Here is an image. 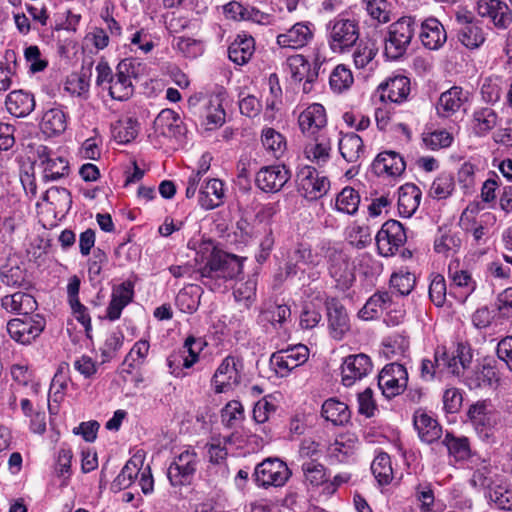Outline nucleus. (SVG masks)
<instances>
[{
  "instance_id": "obj_1",
  "label": "nucleus",
  "mask_w": 512,
  "mask_h": 512,
  "mask_svg": "<svg viewBox=\"0 0 512 512\" xmlns=\"http://www.w3.org/2000/svg\"><path fill=\"white\" fill-rule=\"evenodd\" d=\"M204 266L199 269L201 282L211 286L212 280H231L242 273V264L237 256L217 249L212 242H205L200 247Z\"/></svg>"
},
{
  "instance_id": "obj_2",
  "label": "nucleus",
  "mask_w": 512,
  "mask_h": 512,
  "mask_svg": "<svg viewBox=\"0 0 512 512\" xmlns=\"http://www.w3.org/2000/svg\"><path fill=\"white\" fill-rule=\"evenodd\" d=\"M326 38L333 53L350 52L360 38L359 20L349 13L338 14L326 24Z\"/></svg>"
},
{
  "instance_id": "obj_3",
  "label": "nucleus",
  "mask_w": 512,
  "mask_h": 512,
  "mask_svg": "<svg viewBox=\"0 0 512 512\" xmlns=\"http://www.w3.org/2000/svg\"><path fill=\"white\" fill-rule=\"evenodd\" d=\"M418 28L415 18L403 16L389 25L384 36V55L389 60L403 58L415 36Z\"/></svg>"
},
{
  "instance_id": "obj_4",
  "label": "nucleus",
  "mask_w": 512,
  "mask_h": 512,
  "mask_svg": "<svg viewBox=\"0 0 512 512\" xmlns=\"http://www.w3.org/2000/svg\"><path fill=\"white\" fill-rule=\"evenodd\" d=\"M326 257L328 272L335 281V287L342 292L348 291L356 280L349 255L341 249L332 247L327 250Z\"/></svg>"
},
{
  "instance_id": "obj_5",
  "label": "nucleus",
  "mask_w": 512,
  "mask_h": 512,
  "mask_svg": "<svg viewBox=\"0 0 512 512\" xmlns=\"http://www.w3.org/2000/svg\"><path fill=\"white\" fill-rule=\"evenodd\" d=\"M45 326V318L39 314H34L9 320L7 332L17 343L28 345L40 336Z\"/></svg>"
},
{
  "instance_id": "obj_6",
  "label": "nucleus",
  "mask_w": 512,
  "mask_h": 512,
  "mask_svg": "<svg viewBox=\"0 0 512 512\" xmlns=\"http://www.w3.org/2000/svg\"><path fill=\"white\" fill-rule=\"evenodd\" d=\"M243 361L235 356L225 357L216 369L211 384L215 393H225L238 386L241 382Z\"/></svg>"
},
{
  "instance_id": "obj_7",
  "label": "nucleus",
  "mask_w": 512,
  "mask_h": 512,
  "mask_svg": "<svg viewBox=\"0 0 512 512\" xmlns=\"http://www.w3.org/2000/svg\"><path fill=\"white\" fill-rule=\"evenodd\" d=\"M254 477L257 485L260 487H281L291 477V471L282 460L268 458L256 466Z\"/></svg>"
},
{
  "instance_id": "obj_8",
  "label": "nucleus",
  "mask_w": 512,
  "mask_h": 512,
  "mask_svg": "<svg viewBox=\"0 0 512 512\" xmlns=\"http://www.w3.org/2000/svg\"><path fill=\"white\" fill-rule=\"evenodd\" d=\"M455 21L458 25L457 37L462 45L468 49H476L484 43L485 33L481 22L475 19L471 12L457 11Z\"/></svg>"
},
{
  "instance_id": "obj_9",
  "label": "nucleus",
  "mask_w": 512,
  "mask_h": 512,
  "mask_svg": "<svg viewBox=\"0 0 512 512\" xmlns=\"http://www.w3.org/2000/svg\"><path fill=\"white\" fill-rule=\"evenodd\" d=\"M298 191L307 200L313 201L322 198L330 189V181L321 176L316 168L304 166L297 174Z\"/></svg>"
},
{
  "instance_id": "obj_10",
  "label": "nucleus",
  "mask_w": 512,
  "mask_h": 512,
  "mask_svg": "<svg viewBox=\"0 0 512 512\" xmlns=\"http://www.w3.org/2000/svg\"><path fill=\"white\" fill-rule=\"evenodd\" d=\"M188 103L190 107L197 109L201 116L205 118V125L208 130L221 127L225 123L226 113L220 94L208 97H190Z\"/></svg>"
},
{
  "instance_id": "obj_11",
  "label": "nucleus",
  "mask_w": 512,
  "mask_h": 512,
  "mask_svg": "<svg viewBox=\"0 0 512 512\" xmlns=\"http://www.w3.org/2000/svg\"><path fill=\"white\" fill-rule=\"evenodd\" d=\"M377 248L382 256L394 255L402 247L407 236L403 225L397 220L386 221L375 237Z\"/></svg>"
},
{
  "instance_id": "obj_12",
  "label": "nucleus",
  "mask_w": 512,
  "mask_h": 512,
  "mask_svg": "<svg viewBox=\"0 0 512 512\" xmlns=\"http://www.w3.org/2000/svg\"><path fill=\"white\" fill-rule=\"evenodd\" d=\"M436 356L440 359V365L444 368V374L460 375L469 367L472 361L470 346L464 343H457L452 349L445 347L436 349Z\"/></svg>"
},
{
  "instance_id": "obj_13",
  "label": "nucleus",
  "mask_w": 512,
  "mask_h": 512,
  "mask_svg": "<svg viewBox=\"0 0 512 512\" xmlns=\"http://www.w3.org/2000/svg\"><path fill=\"white\" fill-rule=\"evenodd\" d=\"M198 455L194 450L185 449L168 467L167 477L173 486L190 484L196 472Z\"/></svg>"
},
{
  "instance_id": "obj_14",
  "label": "nucleus",
  "mask_w": 512,
  "mask_h": 512,
  "mask_svg": "<svg viewBox=\"0 0 512 512\" xmlns=\"http://www.w3.org/2000/svg\"><path fill=\"white\" fill-rule=\"evenodd\" d=\"M408 384V372L404 365L393 362L384 366L378 376V386L386 398L401 394Z\"/></svg>"
},
{
  "instance_id": "obj_15",
  "label": "nucleus",
  "mask_w": 512,
  "mask_h": 512,
  "mask_svg": "<svg viewBox=\"0 0 512 512\" xmlns=\"http://www.w3.org/2000/svg\"><path fill=\"white\" fill-rule=\"evenodd\" d=\"M37 157L43 168L42 180L47 183L67 177L70 172L68 160L58 155L49 147L40 145L37 150Z\"/></svg>"
},
{
  "instance_id": "obj_16",
  "label": "nucleus",
  "mask_w": 512,
  "mask_h": 512,
  "mask_svg": "<svg viewBox=\"0 0 512 512\" xmlns=\"http://www.w3.org/2000/svg\"><path fill=\"white\" fill-rule=\"evenodd\" d=\"M308 357V348L305 345L298 344L273 353L270 363L275 372L284 377L296 367L304 364Z\"/></svg>"
},
{
  "instance_id": "obj_17",
  "label": "nucleus",
  "mask_w": 512,
  "mask_h": 512,
  "mask_svg": "<svg viewBox=\"0 0 512 512\" xmlns=\"http://www.w3.org/2000/svg\"><path fill=\"white\" fill-rule=\"evenodd\" d=\"M291 172L285 165H268L256 173V186L266 193H277L287 184Z\"/></svg>"
},
{
  "instance_id": "obj_18",
  "label": "nucleus",
  "mask_w": 512,
  "mask_h": 512,
  "mask_svg": "<svg viewBox=\"0 0 512 512\" xmlns=\"http://www.w3.org/2000/svg\"><path fill=\"white\" fill-rule=\"evenodd\" d=\"M321 257L314 253L307 243H296L286 255L285 277L295 276L301 266L316 267L320 264Z\"/></svg>"
},
{
  "instance_id": "obj_19",
  "label": "nucleus",
  "mask_w": 512,
  "mask_h": 512,
  "mask_svg": "<svg viewBox=\"0 0 512 512\" xmlns=\"http://www.w3.org/2000/svg\"><path fill=\"white\" fill-rule=\"evenodd\" d=\"M372 369L373 364L368 355L363 353L349 355L341 365L342 384L350 387L370 374Z\"/></svg>"
},
{
  "instance_id": "obj_20",
  "label": "nucleus",
  "mask_w": 512,
  "mask_h": 512,
  "mask_svg": "<svg viewBox=\"0 0 512 512\" xmlns=\"http://www.w3.org/2000/svg\"><path fill=\"white\" fill-rule=\"evenodd\" d=\"M326 124V110L319 103L309 105L298 116V125L305 137L327 133Z\"/></svg>"
},
{
  "instance_id": "obj_21",
  "label": "nucleus",
  "mask_w": 512,
  "mask_h": 512,
  "mask_svg": "<svg viewBox=\"0 0 512 512\" xmlns=\"http://www.w3.org/2000/svg\"><path fill=\"white\" fill-rule=\"evenodd\" d=\"M116 70V74L110 85L107 86V89L113 99L124 101L129 99L133 94V85L131 82V76L134 74L133 63L129 59L122 60L117 65Z\"/></svg>"
},
{
  "instance_id": "obj_22",
  "label": "nucleus",
  "mask_w": 512,
  "mask_h": 512,
  "mask_svg": "<svg viewBox=\"0 0 512 512\" xmlns=\"http://www.w3.org/2000/svg\"><path fill=\"white\" fill-rule=\"evenodd\" d=\"M286 63L291 79L296 83H303V93H310L317 81V72L311 70L310 62L303 55L295 54L288 57Z\"/></svg>"
},
{
  "instance_id": "obj_23",
  "label": "nucleus",
  "mask_w": 512,
  "mask_h": 512,
  "mask_svg": "<svg viewBox=\"0 0 512 512\" xmlns=\"http://www.w3.org/2000/svg\"><path fill=\"white\" fill-rule=\"evenodd\" d=\"M314 25L298 22L277 36V44L282 48L300 49L308 45L314 37Z\"/></svg>"
},
{
  "instance_id": "obj_24",
  "label": "nucleus",
  "mask_w": 512,
  "mask_h": 512,
  "mask_svg": "<svg viewBox=\"0 0 512 512\" xmlns=\"http://www.w3.org/2000/svg\"><path fill=\"white\" fill-rule=\"evenodd\" d=\"M325 305L330 335L336 340H341L350 330V321L347 311L336 298H328Z\"/></svg>"
},
{
  "instance_id": "obj_25",
  "label": "nucleus",
  "mask_w": 512,
  "mask_h": 512,
  "mask_svg": "<svg viewBox=\"0 0 512 512\" xmlns=\"http://www.w3.org/2000/svg\"><path fill=\"white\" fill-rule=\"evenodd\" d=\"M477 10L481 17L490 18L498 29H506L512 22V12L501 0H479Z\"/></svg>"
},
{
  "instance_id": "obj_26",
  "label": "nucleus",
  "mask_w": 512,
  "mask_h": 512,
  "mask_svg": "<svg viewBox=\"0 0 512 512\" xmlns=\"http://www.w3.org/2000/svg\"><path fill=\"white\" fill-rule=\"evenodd\" d=\"M468 417L475 429L485 437L497 422V413L488 401H478L471 405Z\"/></svg>"
},
{
  "instance_id": "obj_27",
  "label": "nucleus",
  "mask_w": 512,
  "mask_h": 512,
  "mask_svg": "<svg viewBox=\"0 0 512 512\" xmlns=\"http://www.w3.org/2000/svg\"><path fill=\"white\" fill-rule=\"evenodd\" d=\"M304 154L308 160L318 166H324L331 158L332 141L328 133L307 137Z\"/></svg>"
},
{
  "instance_id": "obj_28",
  "label": "nucleus",
  "mask_w": 512,
  "mask_h": 512,
  "mask_svg": "<svg viewBox=\"0 0 512 512\" xmlns=\"http://www.w3.org/2000/svg\"><path fill=\"white\" fill-rule=\"evenodd\" d=\"M403 157L395 151L379 153L372 163V170L378 176H399L405 171Z\"/></svg>"
},
{
  "instance_id": "obj_29",
  "label": "nucleus",
  "mask_w": 512,
  "mask_h": 512,
  "mask_svg": "<svg viewBox=\"0 0 512 512\" xmlns=\"http://www.w3.org/2000/svg\"><path fill=\"white\" fill-rule=\"evenodd\" d=\"M468 100V92L459 86H453L443 92L437 102V114L443 118H449L460 110Z\"/></svg>"
},
{
  "instance_id": "obj_30",
  "label": "nucleus",
  "mask_w": 512,
  "mask_h": 512,
  "mask_svg": "<svg viewBox=\"0 0 512 512\" xmlns=\"http://www.w3.org/2000/svg\"><path fill=\"white\" fill-rule=\"evenodd\" d=\"M225 198L224 183L216 178L205 180L199 187V205L212 210L223 204Z\"/></svg>"
},
{
  "instance_id": "obj_31",
  "label": "nucleus",
  "mask_w": 512,
  "mask_h": 512,
  "mask_svg": "<svg viewBox=\"0 0 512 512\" xmlns=\"http://www.w3.org/2000/svg\"><path fill=\"white\" fill-rule=\"evenodd\" d=\"M499 380L498 371L490 363L477 365L465 378L470 389L496 388Z\"/></svg>"
},
{
  "instance_id": "obj_32",
  "label": "nucleus",
  "mask_w": 512,
  "mask_h": 512,
  "mask_svg": "<svg viewBox=\"0 0 512 512\" xmlns=\"http://www.w3.org/2000/svg\"><path fill=\"white\" fill-rule=\"evenodd\" d=\"M419 37L426 48L437 50L446 42L447 33L443 24L438 19L431 17L421 23Z\"/></svg>"
},
{
  "instance_id": "obj_33",
  "label": "nucleus",
  "mask_w": 512,
  "mask_h": 512,
  "mask_svg": "<svg viewBox=\"0 0 512 512\" xmlns=\"http://www.w3.org/2000/svg\"><path fill=\"white\" fill-rule=\"evenodd\" d=\"M341 156L348 163L358 164L366 158V148L362 138L356 133H346L338 141Z\"/></svg>"
},
{
  "instance_id": "obj_34",
  "label": "nucleus",
  "mask_w": 512,
  "mask_h": 512,
  "mask_svg": "<svg viewBox=\"0 0 512 512\" xmlns=\"http://www.w3.org/2000/svg\"><path fill=\"white\" fill-rule=\"evenodd\" d=\"M133 295V285L130 282H123L114 287L110 303L107 307L106 317L110 321L119 319L122 310L132 301Z\"/></svg>"
},
{
  "instance_id": "obj_35",
  "label": "nucleus",
  "mask_w": 512,
  "mask_h": 512,
  "mask_svg": "<svg viewBox=\"0 0 512 512\" xmlns=\"http://www.w3.org/2000/svg\"><path fill=\"white\" fill-rule=\"evenodd\" d=\"M7 111L17 118L28 116L35 108L33 94L24 90L11 91L5 100Z\"/></svg>"
},
{
  "instance_id": "obj_36",
  "label": "nucleus",
  "mask_w": 512,
  "mask_h": 512,
  "mask_svg": "<svg viewBox=\"0 0 512 512\" xmlns=\"http://www.w3.org/2000/svg\"><path fill=\"white\" fill-rule=\"evenodd\" d=\"M422 192L413 183H406L398 191V211L402 217H411L420 205Z\"/></svg>"
},
{
  "instance_id": "obj_37",
  "label": "nucleus",
  "mask_w": 512,
  "mask_h": 512,
  "mask_svg": "<svg viewBox=\"0 0 512 512\" xmlns=\"http://www.w3.org/2000/svg\"><path fill=\"white\" fill-rule=\"evenodd\" d=\"M155 131L169 138L183 134L184 127L179 115L172 109H163L154 120Z\"/></svg>"
},
{
  "instance_id": "obj_38",
  "label": "nucleus",
  "mask_w": 512,
  "mask_h": 512,
  "mask_svg": "<svg viewBox=\"0 0 512 512\" xmlns=\"http://www.w3.org/2000/svg\"><path fill=\"white\" fill-rule=\"evenodd\" d=\"M499 122L497 112L491 107H479L474 109L471 119V128L478 137L489 134Z\"/></svg>"
},
{
  "instance_id": "obj_39",
  "label": "nucleus",
  "mask_w": 512,
  "mask_h": 512,
  "mask_svg": "<svg viewBox=\"0 0 512 512\" xmlns=\"http://www.w3.org/2000/svg\"><path fill=\"white\" fill-rule=\"evenodd\" d=\"M3 308L12 313L21 314L23 316L34 315L37 309V301L28 293L16 292L2 298Z\"/></svg>"
},
{
  "instance_id": "obj_40",
  "label": "nucleus",
  "mask_w": 512,
  "mask_h": 512,
  "mask_svg": "<svg viewBox=\"0 0 512 512\" xmlns=\"http://www.w3.org/2000/svg\"><path fill=\"white\" fill-rule=\"evenodd\" d=\"M255 51V41L252 36L238 35L228 48L229 59L237 65L246 64Z\"/></svg>"
},
{
  "instance_id": "obj_41",
  "label": "nucleus",
  "mask_w": 512,
  "mask_h": 512,
  "mask_svg": "<svg viewBox=\"0 0 512 512\" xmlns=\"http://www.w3.org/2000/svg\"><path fill=\"white\" fill-rule=\"evenodd\" d=\"M414 426L419 438L428 444L438 440L442 433V428L438 422L424 412L415 413Z\"/></svg>"
},
{
  "instance_id": "obj_42",
  "label": "nucleus",
  "mask_w": 512,
  "mask_h": 512,
  "mask_svg": "<svg viewBox=\"0 0 512 512\" xmlns=\"http://www.w3.org/2000/svg\"><path fill=\"white\" fill-rule=\"evenodd\" d=\"M382 98H388L391 102L402 103L410 93V79L399 75L389 79L385 84H381Z\"/></svg>"
},
{
  "instance_id": "obj_43",
  "label": "nucleus",
  "mask_w": 512,
  "mask_h": 512,
  "mask_svg": "<svg viewBox=\"0 0 512 512\" xmlns=\"http://www.w3.org/2000/svg\"><path fill=\"white\" fill-rule=\"evenodd\" d=\"M68 386V377L59 369L54 375L49 389L48 409L56 414L58 405L63 401Z\"/></svg>"
},
{
  "instance_id": "obj_44",
  "label": "nucleus",
  "mask_w": 512,
  "mask_h": 512,
  "mask_svg": "<svg viewBox=\"0 0 512 512\" xmlns=\"http://www.w3.org/2000/svg\"><path fill=\"white\" fill-rule=\"evenodd\" d=\"M41 128L49 136L63 133L67 128L66 114L56 107L47 110L42 117Z\"/></svg>"
},
{
  "instance_id": "obj_45",
  "label": "nucleus",
  "mask_w": 512,
  "mask_h": 512,
  "mask_svg": "<svg viewBox=\"0 0 512 512\" xmlns=\"http://www.w3.org/2000/svg\"><path fill=\"white\" fill-rule=\"evenodd\" d=\"M322 416L334 425H343L350 419L348 406L334 398L326 400L322 405Z\"/></svg>"
},
{
  "instance_id": "obj_46",
  "label": "nucleus",
  "mask_w": 512,
  "mask_h": 512,
  "mask_svg": "<svg viewBox=\"0 0 512 512\" xmlns=\"http://www.w3.org/2000/svg\"><path fill=\"white\" fill-rule=\"evenodd\" d=\"M355 454V441L345 439L343 436L337 438L327 448L328 458L332 463L347 462Z\"/></svg>"
},
{
  "instance_id": "obj_47",
  "label": "nucleus",
  "mask_w": 512,
  "mask_h": 512,
  "mask_svg": "<svg viewBox=\"0 0 512 512\" xmlns=\"http://www.w3.org/2000/svg\"><path fill=\"white\" fill-rule=\"evenodd\" d=\"M392 302V297L389 292H377L373 294L360 310V316L365 319H373L379 313L389 308Z\"/></svg>"
},
{
  "instance_id": "obj_48",
  "label": "nucleus",
  "mask_w": 512,
  "mask_h": 512,
  "mask_svg": "<svg viewBox=\"0 0 512 512\" xmlns=\"http://www.w3.org/2000/svg\"><path fill=\"white\" fill-rule=\"evenodd\" d=\"M111 133L115 141L127 144L136 138L138 123L131 117L119 119L111 125Z\"/></svg>"
},
{
  "instance_id": "obj_49",
  "label": "nucleus",
  "mask_w": 512,
  "mask_h": 512,
  "mask_svg": "<svg viewBox=\"0 0 512 512\" xmlns=\"http://www.w3.org/2000/svg\"><path fill=\"white\" fill-rule=\"evenodd\" d=\"M360 204V195L358 191L350 186L344 187L336 196L335 209L338 212L355 215Z\"/></svg>"
},
{
  "instance_id": "obj_50",
  "label": "nucleus",
  "mask_w": 512,
  "mask_h": 512,
  "mask_svg": "<svg viewBox=\"0 0 512 512\" xmlns=\"http://www.w3.org/2000/svg\"><path fill=\"white\" fill-rule=\"evenodd\" d=\"M142 464L143 461L140 459V457H132L129 461H127L121 472L114 479L112 487L117 490H123L130 487V485L134 482L140 473V465L142 466Z\"/></svg>"
},
{
  "instance_id": "obj_51",
  "label": "nucleus",
  "mask_w": 512,
  "mask_h": 512,
  "mask_svg": "<svg viewBox=\"0 0 512 512\" xmlns=\"http://www.w3.org/2000/svg\"><path fill=\"white\" fill-rule=\"evenodd\" d=\"M261 142L265 150L274 158L279 159L286 151V141L282 134L273 128H264Z\"/></svg>"
},
{
  "instance_id": "obj_52",
  "label": "nucleus",
  "mask_w": 512,
  "mask_h": 512,
  "mask_svg": "<svg viewBox=\"0 0 512 512\" xmlns=\"http://www.w3.org/2000/svg\"><path fill=\"white\" fill-rule=\"evenodd\" d=\"M412 496L418 503L420 512H434L435 495L431 483L418 482L412 488Z\"/></svg>"
},
{
  "instance_id": "obj_53",
  "label": "nucleus",
  "mask_w": 512,
  "mask_h": 512,
  "mask_svg": "<svg viewBox=\"0 0 512 512\" xmlns=\"http://www.w3.org/2000/svg\"><path fill=\"white\" fill-rule=\"evenodd\" d=\"M455 189L454 177L451 173L442 172L432 182L429 196L436 200H444L450 197Z\"/></svg>"
},
{
  "instance_id": "obj_54",
  "label": "nucleus",
  "mask_w": 512,
  "mask_h": 512,
  "mask_svg": "<svg viewBox=\"0 0 512 512\" xmlns=\"http://www.w3.org/2000/svg\"><path fill=\"white\" fill-rule=\"evenodd\" d=\"M371 471L380 485H387L393 479V469L390 456L380 452L371 463Z\"/></svg>"
},
{
  "instance_id": "obj_55",
  "label": "nucleus",
  "mask_w": 512,
  "mask_h": 512,
  "mask_svg": "<svg viewBox=\"0 0 512 512\" xmlns=\"http://www.w3.org/2000/svg\"><path fill=\"white\" fill-rule=\"evenodd\" d=\"M443 444L447 447L449 455L456 461L466 460L471 455L470 444L466 437H455L447 433L443 439Z\"/></svg>"
},
{
  "instance_id": "obj_56",
  "label": "nucleus",
  "mask_w": 512,
  "mask_h": 512,
  "mask_svg": "<svg viewBox=\"0 0 512 512\" xmlns=\"http://www.w3.org/2000/svg\"><path fill=\"white\" fill-rule=\"evenodd\" d=\"M378 47L375 42L361 41L353 51L352 57L357 69L366 68L376 57Z\"/></svg>"
},
{
  "instance_id": "obj_57",
  "label": "nucleus",
  "mask_w": 512,
  "mask_h": 512,
  "mask_svg": "<svg viewBox=\"0 0 512 512\" xmlns=\"http://www.w3.org/2000/svg\"><path fill=\"white\" fill-rule=\"evenodd\" d=\"M149 349L150 345L147 340L137 341L123 361L122 365L128 367L126 372L131 373L132 369L141 366L148 355Z\"/></svg>"
},
{
  "instance_id": "obj_58",
  "label": "nucleus",
  "mask_w": 512,
  "mask_h": 512,
  "mask_svg": "<svg viewBox=\"0 0 512 512\" xmlns=\"http://www.w3.org/2000/svg\"><path fill=\"white\" fill-rule=\"evenodd\" d=\"M199 303L197 287L193 285L180 290L176 296V305L184 313H194L198 309Z\"/></svg>"
},
{
  "instance_id": "obj_59",
  "label": "nucleus",
  "mask_w": 512,
  "mask_h": 512,
  "mask_svg": "<svg viewBox=\"0 0 512 512\" xmlns=\"http://www.w3.org/2000/svg\"><path fill=\"white\" fill-rule=\"evenodd\" d=\"M353 83V75L345 65L336 66L329 76V85L334 92L341 93Z\"/></svg>"
},
{
  "instance_id": "obj_60",
  "label": "nucleus",
  "mask_w": 512,
  "mask_h": 512,
  "mask_svg": "<svg viewBox=\"0 0 512 512\" xmlns=\"http://www.w3.org/2000/svg\"><path fill=\"white\" fill-rule=\"evenodd\" d=\"M486 496L499 509L512 510V490L508 486L495 484Z\"/></svg>"
},
{
  "instance_id": "obj_61",
  "label": "nucleus",
  "mask_w": 512,
  "mask_h": 512,
  "mask_svg": "<svg viewBox=\"0 0 512 512\" xmlns=\"http://www.w3.org/2000/svg\"><path fill=\"white\" fill-rule=\"evenodd\" d=\"M173 46L185 57L196 58L202 55L204 46L202 41L189 37H175Z\"/></svg>"
},
{
  "instance_id": "obj_62",
  "label": "nucleus",
  "mask_w": 512,
  "mask_h": 512,
  "mask_svg": "<svg viewBox=\"0 0 512 512\" xmlns=\"http://www.w3.org/2000/svg\"><path fill=\"white\" fill-rule=\"evenodd\" d=\"M502 80L498 77L486 78L481 86L482 100L488 104L497 103L502 95Z\"/></svg>"
},
{
  "instance_id": "obj_63",
  "label": "nucleus",
  "mask_w": 512,
  "mask_h": 512,
  "mask_svg": "<svg viewBox=\"0 0 512 512\" xmlns=\"http://www.w3.org/2000/svg\"><path fill=\"white\" fill-rule=\"evenodd\" d=\"M302 472L305 481L313 486H319L326 481L325 467L314 460L306 461L302 464Z\"/></svg>"
},
{
  "instance_id": "obj_64",
  "label": "nucleus",
  "mask_w": 512,
  "mask_h": 512,
  "mask_svg": "<svg viewBox=\"0 0 512 512\" xmlns=\"http://www.w3.org/2000/svg\"><path fill=\"white\" fill-rule=\"evenodd\" d=\"M264 320L271 323V325L276 328L283 327L288 319L291 317L290 307L285 304H279L275 306H271L267 310H265L262 314Z\"/></svg>"
}]
</instances>
